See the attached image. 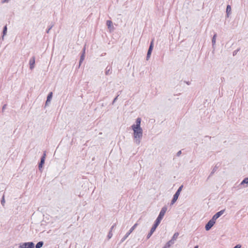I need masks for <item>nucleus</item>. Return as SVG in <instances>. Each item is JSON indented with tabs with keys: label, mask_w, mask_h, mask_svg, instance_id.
Returning a JSON list of instances; mask_svg holds the SVG:
<instances>
[{
	"label": "nucleus",
	"mask_w": 248,
	"mask_h": 248,
	"mask_svg": "<svg viewBox=\"0 0 248 248\" xmlns=\"http://www.w3.org/2000/svg\"><path fill=\"white\" fill-rule=\"evenodd\" d=\"M136 124L132 125V128L134 131V137L138 140V143H140V140L142 136V130L140 127L141 119L138 118L136 120Z\"/></svg>",
	"instance_id": "f257e3e1"
},
{
	"label": "nucleus",
	"mask_w": 248,
	"mask_h": 248,
	"mask_svg": "<svg viewBox=\"0 0 248 248\" xmlns=\"http://www.w3.org/2000/svg\"><path fill=\"white\" fill-rule=\"evenodd\" d=\"M183 187V186H181L177 190L175 194L173 196V198L171 201V204H173L178 199V198L180 195V193L182 190V188Z\"/></svg>",
	"instance_id": "f03ea898"
},
{
	"label": "nucleus",
	"mask_w": 248,
	"mask_h": 248,
	"mask_svg": "<svg viewBox=\"0 0 248 248\" xmlns=\"http://www.w3.org/2000/svg\"><path fill=\"white\" fill-rule=\"evenodd\" d=\"M34 244L32 242L24 243L20 246V248H34Z\"/></svg>",
	"instance_id": "7ed1b4c3"
},
{
	"label": "nucleus",
	"mask_w": 248,
	"mask_h": 248,
	"mask_svg": "<svg viewBox=\"0 0 248 248\" xmlns=\"http://www.w3.org/2000/svg\"><path fill=\"white\" fill-rule=\"evenodd\" d=\"M215 222L216 220L214 219L212 217V219H211L206 225L205 229L207 231L210 230L211 228V227L214 225Z\"/></svg>",
	"instance_id": "20e7f679"
},
{
	"label": "nucleus",
	"mask_w": 248,
	"mask_h": 248,
	"mask_svg": "<svg viewBox=\"0 0 248 248\" xmlns=\"http://www.w3.org/2000/svg\"><path fill=\"white\" fill-rule=\"evenodd\" d=\"M153 42L154 40H153L152 41L151 43L149 48L148 51L147 55V59H148L150 57V55L153 48Z\"/></svg>",
	"instance_id": "39448f33"
},
{
	"label": "nucleus",
	"mask_w": 248,
	"mask_h": 248,
	"mask_svg": "<svg viewBox=\"0 0 248 248\" xmlns=\"http://www.w3.org/2000/svg\"><path fill=\"white\" fill-rule=\"evenodd\" d=\"M138 226V224L136 223L134 225L133 227L130 229L128 232L126 233L125 235L124 236V239H125L126 238H127L130 234L135 230V229L136 228V227Z\"/></svg>",
	"instance_id": "423d86ee"
},
{
	"label": "nucleus",
	"mask_w": 248,
	"mask_h": 248,
	"mask_svg": "<svg viewBox=\"0 0 248 248\" xmlns=\"http://www.w3.org/2000/svg\"><path fill=\"white\" fill-rule=\"evenodd\" d=\"M224 211H225L224 210H221L219 212H217V213H216L213 217V219H215L216 220V219L217 218H218L221 215H222L224 213Z\"/></svg>",
	"instance_id": "0eeeda50"
},
{
	"label": "nucleus",
	"mask_w": 248,
	"mask_h": 248,
	"mask_svg": "<svg viewBox=\"0 0 248 248\" xmlns=\"http://www.w3.org/2000/svg\"><path fill=\"white\" fill-rule=\"evenodd\" d=\"M167 208L166 207H163L159 213V216L163 218L165 213L167 211Z\"/></svg>",
	"instance_id": "6e6552de"
},
{
	"label": "nucleus",
	"mask_w": 248,
	"mask_h": 248,
	"mask_svg": "<svg viewBox=\"0 0 248 248\" xmlns=\"http://www.w3.org/2000/svg\"><path fill=\"white\" fill-rule=\"evenodd\" d=\"M34 64H35V58L33 57L30 61V68L31 69H32L34 68Z\"/></svg>",
	"instance_id": "1a4fd4ad"
},
{
	"label": "nucleus",
	"mask_w": 248,
	"mask_h": 248,
	"mask_svg": "<svg viewBox=\"0 0 248 248\" xmlns=\"http://www.w3.org/2000/svg\"><path fill=\"white\" fill-rule=\"evenodd\" d=\"M45 157H46V154L44 153V155L43 156V157L41 158L40 163L39 165V168H41L42 167V165L44 164V163L45 162Z\"/></svg>",
	"instance_id": "9d476101"
},
{
	"label": "nucleus",
	"mask_w": 248,
	"mask_h": 248,
	"mask_svg": "<svg viewBox=\"0 0 248 248\" xmlns=\"http://www.w3.org/2000/svg\"><path fill=\"white\" fill-rule=\"evenodd\" d=\"M157 227V226H155V224L154 225V226L151 229L149 234H148V237H150V236L152 234V233L155 231Z\"/></svg>",
	"instance_id": "9b49d317"
},
{
	"label": "nucleus",
	"mask_w": 248,
	"mask_h": 248,
	"mask_svg": "<svg viewBox=\"0 0 248 248\" xmlns=\"http://www.w3.org/2000/svg\"><path fill=\"white\" fill-rule=\"evenodd\" d=\"M163 218L162 217H159V216H158L157 219H156L155 220V226H158V225L159 224V223H160L162 219Z\"/></svg>",
	"instance_id": "f8f14e48"
},
{
	"label": "nucleus",
	"mask_w": 248,
	"mask_h": 248,
	"mask_svg": "<svg viewBox=\"0 0 248 248\" xmlns=\"http://www.w3.org/2000/svg\"><path fill=\"white\" fill-rule=\"evenodd\" d=\"M163 218L162 217H159V216H158L157 219H156L155 220V226H158V225L159 224V223H160L162 219Z\"/></svg>",
	"instance_id": "ddd939ff"
},
{
	"label": "nucleus",
	"mask_w": 248,
	"mask_h": 248,
	"mask_svg": "<svg viewBox=\"0 0 248 248\" xmlns=\"http://www.w3.org/2000/svg\"><path fill=\"white\" fill-rule=\"evenodd\" d=\"M52 93L50 92L47 96V100L46 101V104H47L48 102H50V100L52 98Z\"/></svg>",
	"instance_id": "4468645a"
},
{
	"label": "nucleus",
	"mask_w": 248,
	"mask_h": 248,
	"mask_svg": "<svg viewBox=\"0 0 248 248\" xmlns=\"http://www.w3.org/2000/svg\"><path fill=\"white\" fill-rule=\"evenodd\" d=\"M178 235H179V233H178V232L175 233L172 237L171 241H175L177 238Z\"/></svg>",
	"instance_id": "2eb2a0df"
},
{
	"label": "nucleus",
	"mask_w": 248,
	"mask_h": 248,
	"mask_svg": "<svg viewBox=\"0 0 248 248\" xmlns=\"http://www.w3.org/2000/svg\"><path fill=\"white\" fill-rule=\"evenodd\" d=\"M43 245V242H39L36 245V248H40L42 247Z\"/></svg>",
	"instance_id": "dca6fc26"
},
{
	"label": "nucleus",
	"mask_w": 248,
	"mask_h": 248,
	"mask_svg": "<svg viewBox=\"0 0 248 248\" xmlns=\"http://www.w3.org/2000/svg\"><path fill=\"white\" fill-rule=\"evenodd\" d=\"M231 6L228 5L226 8V12H227V14L228 15L229 14V13L231 12Z\"/></svg>",
	"instance_id": "f3484780"
},
{
	"label": "nucleus",
	"mask_w": 248,
	"mask_h": 248,
	"mask_svg": "<svg viewBox=\"0 0 248 248\" xmlns=\"http://www.w3.org/2000/svg\"><path fill=\"white\" fill-rule=\"evenodd\" d=\"M244 184H248V178H246L245 179H244L241 183V185H243Z\"/></svg>",
	"instance_id": "a211bd4d"
},
{
	"label": "nucleus",
	"mask_w": 248,
	"mask_h": 248,
	"mask_svg": "<svg viewBox=\"0 0 248 248\" xmlns=\"http://www.w3.org/2000/svg\"><path fill=\"white\" fill-rule=\"evenodd\" d=\"M107 26H108V28H110L112 26V22L111 21L108 20L107 21Z\"/></svg>",
	"instance_id": "6ab92c4d"
},
{
	"label": "nucleus",
	"mask_w": 248,
	"mask_h": 248,
	"mask_svg": "<svg viewBox=\"0 0 248 248\" xmlns=\"http://www.w3.org/2000/svg\"><path fill=\"white\" fill-rule=\"evenodd\" d=\"M216 34H215L213 37L212 39V43L213 44H215L216 43Z\"/></svg>",
	"instance_id": "aec40b11"
},
{
	"label": "nucleus",
	"mask_w": 248,
	"mask_h": 248,
	"mask_svg": "<svg viewBox=\"0 0 248 248\" xmlns=\"http://www.w3.org/2000/svg\"><path fill=\"white\" fill-rule=\"evenodd\" d=\"M6 31H7V26H5L4 28L3 31V35L6 34Z\"/></svg>",
	"instance_id": "412c9836"
},
{
	"label": "nucleus",
	"mask_w": 248,
	"mask_h": 248,
	"mask_svg": "<svg viewBox=\"0 0 248 248\" xmlns=\"http://www.w3.org/2000/svg\"><path fill=\"white\" fill-rule=\"evenodd\" d=\"M240 247H241V246H239V245H236V246H235V247H234V248H240Z\"/></svg>",
	"instance_id": "4be33fe9"
},
{
	"label": "nucleus",
	"mask_w": 248,
	"mask_h": 248,
	"mask_svg": "<svg viewBox=\"0 0 248 248\" xmlns=\"http://www.w3.org/2000/svg\"><path fill=\"white\" fill-rule=\"evenodd\" d=\"M9 0H4L2 1V3H4V2H7L9 1Z\"/></svg>",
	"instance_id": "5701e85b"
},
{
	"label": "nucleus",
	"mask_w": 248,
	"mask_h": 248,
	"mask_svg": "<svg viewBox=\"0 0 248 248\" xmlns=\"http://www.w3.org/2000/svg\"><path fill=\"white\" fill-rule=\"evenodd\" d=\"M4 202V197L3 198V199H2V202Z\"/></svg>",
	"instance_id": "b1692460"
},
{
	"label": "nucleus",
	"mask_w": 248,
	"mask_h": 248,
	"mask_svg": "<svg viewBox=\"0 0 248 248\" xmlns=\"http://www.w3.org/2000/svg\"><path fill=\"white\" fill-rule=\"evenodd\" d=\"M198 248V246H195V248Z\"/></svg>",
	"instance_id": "393cba45"
},
{
	"label": "nucleus",
	"mask_w": 248,
	"mask_h": 248,
	"mask_svg": "<svg viewBox=\"0 0 248 248\" xmlns=\"http://www.w3.org/2000/svg\"><path fill=\"white\" fill-rule=\"evenodd\" d=\"M181 154V151H179L178 153V154Z\"/></svg>",
	"instance_id": "a878e982"
}]
</instances>
